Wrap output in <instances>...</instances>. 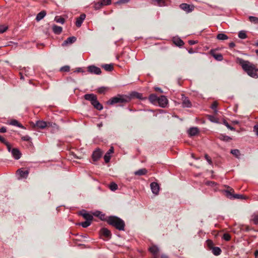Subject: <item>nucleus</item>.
Here are the masks:
<instances>
[{
	"label": "nucleus",
	"instance_id": "nucleus-1",
	"mask_svg": "<svg viewBox=\"0 0 258 258\" xmlns=\"http://www.w3.org/2000/svg\"><path fill=\"white\" fill-rule=\"evenodd\" d=\"M239 63L242 69L249 76L255 79L258 78V69L255 65L249 61L243 59H241Z\"/></svg>",
	"mask_w": 258,
	"mask_h": 258
},
{
	"label": "nucleus",
	"instance_id": "nucleus-2",
	"mask_svg": "<svg viewBox=\"0 0 258 258\" xmlns=\"http://www.w3.org/2000/svg\"><path fill=\"white\" fill-rule=\"evenodd\" d=\"M106 221L110 225L114 227L118 230L123 231L124 230L125 223L124 221L117 217L109 216L106 219Z\"/></svg>",
	"mask_w": 258,
	"mask_h": 258
},
{
	"label": "nucleus",
	"instance_id": "nucleus-3",
	"mask_svg": "<svg viewBox=\"0 0 258 258\" xmlns=\"http://www.w3.org/2000/svg\"><path fill=\"white\" fill-rule=\"evenodd\" d=\"M130 100L131 98L126 95H118L110 99L107 103L109 105H113L116 103H125L128 102Z\"/></svg>",
	"mask_w": 258,
	"mask_h": 258
},
{
	"label": "nucleus",
	"instance_id": "nucleus-4",
	"mask_svg": "<svg viewBox=\"0 0 258 258\" xmlns=\"http://www.w3.org/2000/svg\"><path fill=\"white\" fill-rule=\"evenodd\" d=\"M85 99L90 101L91 104L98 110L103 109V106L97 100V96L94 94H87L84 95Z\"/></svg>",
	"mask_w": 258,
	"mask_h": 258
},
{
	"label": "nucleus",
	"instance_id": "nucleus-5",
	"mask_svg": "<svg viewBox=\"0 0 258 258\" xmlns=\"http://www.w3.org/2000/svg\"><path fill=\"white\" fill-rule=\"evenodd\" d=\"M180 8L186 12L187 13L191 12L195 8V6L192 5H190L186 3H182L179 6Z\"/></svg>",
	"mask_w": 258,
	"mask_h": 258
},
{
	"label": "nucleus",
	"instance_id": "nucleus-6",
	"mask_svg": "<svg viewBox=\"0 0 258 258\" xmlns=\"http://www.w3.org/2000/svg\"><path fill=\"white\" fill-rule=\"evenodd\" d=\"M168 101L165 96H161L159 97L157 103L158 105L163 108H165L167 106Z\"/></svg>",
	"mask_w": 258,
	"mask_h": 258
},
{
	"label": "nucleus",
	"instance_id": "nucleus-7",
	"mask_svg": "<svg viewBox=\"0 0 258 258\" xmlns=\"http://www.w3.org/2000/svg\"><path fill=\"white\" fill-rule=\"evenodd\" d=\"M88 71L90 73L94 74L96 75H100L101 73V69L94 65L89 66L87 68Z\"/></svg>",
	"mask_w": 258,
	"mask_h": 258
},
{
	"label": "nucleus",
	"instance_id": "nucleus-8",
	"mask_svg": "<svg viewBox=\"0 0 258 258\" xmlns=\"http://www.w3.org/2000/svg\"><path fill=\"white\" fill-rule=\"evenodd\" d=\"M150 187L153 194L155 195H158L159 194L160 186L157 182H152L150 184Z\"/></svg>",
	"mask_w": 258,
	"mask_h": 258
},
{
	"label": "nucleus",
	"instance_id": "nucleus-9",
	"mask_svg": "<svg viewBox=\"0 0 258 258\" xmlns=\"http://www.w3.org/2000/svg\"><path fill=\"white\" fill-rule=\"evenodd\" d=\"M17 173L20 175L21 178H27L29 173V170L20 168L17 171Z\"/></svg>",
	"mask_w": 258,
	"mask_h": 258
},
{
	"label": "nucleus",
	"instance_id": "nucleus-10",
	"mask_svg": "<svg viewBox=\"0 0 258 258\" xmlns=\"http://www.w3.org/2000/svg\"><path fill=\"white\" fill-rule=\"evenodd\" d=\"M181 99H182V107H187V108H189V107H191V102L190 101V100H189V99L185 97L184 96V95L182 94V97H181Z\"/></svg>",
	"mask_w": 258,
	"mask_h": 258
},
{
	"label": "nucleus",
	"instance_id": "nucleus-11",
	"mask_svg": "<svg viewBox=\"0 0 258 258\" xmlns=\"http://www.w3.org/2000/svg\"><path fill=\"white\" fill-rule=\"evenodd\" d=\"M100 234L105 237L106 239H109L111 237V233L109 230L106 228H102L100 231Z\"/></svg>",
	"mask_w": 258,
	"mask_h": 258
},
{
	"label": "nucleus",
	"instance_id": "nucleus-12",
	"mask_svg": "<svg viewBox=\"0 0 258 258\" xmlns=\"http://www.w3.org/2000/svg\"><path fill=\"white\" fill-rule=\"evenodd\" d=\"M79 215H81L86 221H92L93 220V216L87 213L85 210L80 211Z\"/></svg>",
	"mask_w": 258,
	"mask_h": 258
},
{
	"label": "nucleus",
	"instance_id": "nucleus-13",
	"mask_svg": "<svg viewBox=\"0 0 258 258\" xmlns=\"http://www.w3.org/2000/svg\"><path fill=\"white\" fill-rule=\"evenodd\" d=\"M102 154V153L100 149H98L95 150L93 152L92 156L93 160L94 161L98 160L101 158Z\"/></svg>",
	"mask_w": 258,
	"mask_h": 258
},
{
	"label": "nucleus",
	"instance_id": "nucleus-14",
	"mask_svg": "<svg viewBox=\"0 0 258 258\" xmlns=\"http://www.w3.org/2000/svg\"><path fill=\"white\" fill-rule=\"evenodd\" d=\"M199 129L197 127H192L187 131V133L189 137L195 136L199 133Z\"/></svg>",
	"mask_w": 258,
	"mask_h": 258
},
{
	"label": "nucleus",
	"instance_id": "nucleus-15",
	"mask_svg": "<svg viewBox=\"0 0 258 258\" xmlns=\"http://www.w3.org/2000/svg\"><path fill=\"white\" fill-rule=\"evenodd\" d=\"M49 123V122H47L43 120H38L36 121L35 126L39 128L43 129L48 125V124Z\"/></svg>",
	"mask_w": 258,
	"mask_h": 258
},
{
	"label": "nucleus",
	"instance_id": "nucleus-16",
	"mask_svg": "<svg viewBox=\"0 0 258 258\" xmlns=\"http://www.w3.org/2000/svg\"><path fill=\"white\" fill-rule=\"evenodd\" d=\"M210 54L217 60L221 61L223 59V55L221 53H216L215 50H211Z\"/></svg>",
	"mask_w": 258,
	"mask_h": 258
},
{
	"label": "nucleus",
	"instance_id": "nucleus-17",
	"mask_svg": "<svg viewBox=\"0 0 258 258\" xmlns=\"http://www.w3.org/2000/svg\"><path fill=\"white\" fill-rule=\"evenodd\" d=\"M11 153L13 157L16 160L19 159L21 157V153L18 149H13Z\"/></svg>",
	"mask_w": 258,
	"mask_h": 258
},
{
	"label": "nucleus",
	"instance_id": "nucleus-18",
	"mask_svg": "<svg viewBox=\"0 0 258 258\" xmlns=\"http://www.w3.org/2000/svg\"><path fill=\"white\" fill-rule=\"evenodd\" d=\"M86 18V15L85 14H81L79 17L77 18L76 22V25L77 27H81L82 23Z\"/></svg>",
	"mask_w": 258,
	"mask_h": 258
},
{
	"label": "nucleus",
	"instance_id": "nucleus-19",
	"mask_svg": "<svg viewBox=\"0 0 258 258\" xmlns=\"http://www.w3.org/2000/svg\"><path fill=\"white\" fill-rule=\"evenodd\" d=\"M113 151L114 149L112 147H111L104 155V159L106 163H108L109 162L111 158L110 154L113 152Z\"/></svg>",
	"mask_w": 258,
	"mask_h": 258
},
{
	"label": "nucleus",
	"instance_id": "nucleus-20",
	"mask_svg": "<svg viewBox=\"0 0 258 258\" xmlns=\"http://www.w3.org/2000/svg\"><path fill=\"white\" fill-rule=\"evenodd\" d=\"M167 0H153V3L159 7H164L167 5Z\"/></svg>",
	"mask_w": 258,
	"mask_h": 258
},
{
	"label": "nucleus",
	"instance_id": "nucleus-21",
	"mask_svg": "<svg viewBox=\"0 0 258 258\" xmlns=\"http://www.w3.org/2000/svg\"><path fill=\"white\" fill-rule=\"evenodd\" d=\"M234 189L230 187H228V189L225 190L226 196L230 199H233V196L234 195Z\"/></svg>",
	"mask_w": 258,
	"mask_h": 258
},
{
	"label": "nucleus",
	"instance_id": "nucleus-22",
	"mask_svg": "<svg viewBox=\"0 0 258 258\" xmlns=\"http://www.w3.org/2000/svg\"><path fill=\"white\" fill-rule=\"evenodd\" d=\"M76 40V38L74 36L70 37L68 38L62 43L63 46L67 45L68 44H71L74 43Z\"/></svg>",
	"mask_w": 258,
	"mask_h": 258
},
{
	"label": "nucleus",
	"instance_id": "nucleus-23",
	"mask_svg": "<svg viewBox=\"0 0 258 258\" xmlns=\"http://www.w3.org/2000/svg\"><path fill=\"white\" fill-rule=\"evenodd\" d=\"M159 97L156 94H152L149 96V100L152 104H156L157 103Z\"/></svg>",
	"mask_w": 258,
	"mask_h": 258
},
{
	"label": "nucleus",
	"instance_id": "nucleus-24",
	"mask_svg": "<svg viewBox=\"0 0 258 258\" xmlns=\"http://www.w3.org/2000/svg\"><path fill=\"white\" fill-rule=\"evenodd\" d=\"M250 221L254 225H258V213H253L251 216Z\"/></svg>",
	"mask_w": 258,
	"mask_h": 258
},
{
	"label": "nucleus",
	"instance_id": "nucleus-25",
	"mask_svg": "<svg viewBox=\"0 0 258 258\" xmlns=\"http://www.w3.org/2000/svg\"><path fill=\"white\" fill-rule=\"evenodd\" d=\"M46 15V12L45 11H42L39 12L36 16V20L39 21L42 20Z\"/></svg>",
	"mask_w": 258,
	"mask_h": 258
},
{
	"label": "nucleus",
	"instance_id": "nucleus-26",
	"mask_svg": "<svg viewBox=\"0 0 258 258\" xmlns=\"http://www.w3.org/2000/svg\"><path fill=\"white\" fill-rule=\"evenodd\" d=\"M52 30L55 34H59L61 33L62 29V27L60 26L53 25L52 26Z\"/></svg>",
	"mask_w": 258,
	"mask_h": 258
},
{
	"label": "nucleus",
	"instance_id": "nucleus-27",
	"mask_svg": "<svg viewBox=\"0 0 258 258\" xmlns=\"http://www.w3.org/2000/svg\"><path fill=\"white\" fill-rule=\"evenodd\" d=\"M218 138L221 141L227 142H229L232 140V138L231 137L224 134L220 135Z\"/></svg>",
	"mask_w": 258,
	"mask_h": 258
},
{
	"label": "nucleus",
	"instance_id": "nucleus-28",
	"mask_svg": "<svg viewBox=\"0 0 258 258\" xmlns=\"http://www.w3.org/2000/svg\"><path fill=\"white\" fill-rule=\"evenodd\" d=\"M147 173V170L146 168H142L134 172L135 175L141 176L145 175Z\"/></svg>",
	"mask_w": 258,
	"mask_h": 258
},
{
	"label": "nucleus",
	"instance_id": "nucleus-29",
	"mask_svg": "<svg viewBox=\"0 0 258 258\" xmlns=\"http://www.w3.org/2000/svg\"><path fill=\"white\" fill-rule=\"evenodd\" d=\"M173 42L178 46H181L184 44L183 41L179 38H174Z\"/></svg>",
	"mask_w": 258,
	"mask_h": 258
},
{
	"label": "nucleus",
	"instance_id": "nucleus-30",
	"mask_svg": "<svg viewBox=\"0 0 258 258\" xmlns=\"http://www.w3.org/2000/svg\"><path fill=\"white\" fill-rule=\"evenodd\" d=\"M149 250L154 255H156L159 251V248L157 246L153 245L149 248Z\"/></svg>",
	"mask_w": 258,
	"mask_h": 258
},
{
	"label": "nucleus",
	"instance_id": "nucleus-31",
	"mask_svg": "<svg viewBox=\"0 0 258 258\" xmlns=\"http://www.w3.org/2000/svg\"><path fill=\"white\" fill-rule=\"evenodd\" d=\"M104 70L108 72H111L113 70V66L112 64H105L102 66Z\"/></svg>",
	"mask_w": 258,
	"mask_h": 258
},
{
	"label": "nucleus",
	"instance_id": "nucleus-32",
	"mask_svg": "<svg viewBox=\"0 0 258 258\" xmlns=\"http://www.w3.org/2000/svg\"><path fill=\"white\" fill-rule=\"evenodd\" d=\"M211 250L215 255H219L221 253V250L219 247H214Z\"/></svg>",
	"mask_w": 258,
	"mask_h": 258
},
{
	"label": "nucleus",
	"instance_id": "nucleus-33",
	"mask_svg": "<svg viewBox=\"0 0 258 258\" xmlns=\"http://www.w3.org/2000/svg\"><path fill=\"white\" fill-rule=\"evenodd\" d=\"M217 38L220 40H225L228 39L227 35L224 33H219L217 35Z\"/></svg>",
	"mask_w": 258,
	"mask_h": 258
},
{
	"label": "nucleus",
	"instance_id": "nucleus-34",
	"mask_svg": "<svg viewBox=\"0 0 258 258\" xmlns=\"http://www.w3.org/2000/svg\"><path fill=\"white\" fill-rule=\"evenodd\" d=\"M10 124L13 125L17 126L22 128H24V126L20 123L17 120L13 119L11 121Z\"/></svg>",
	"mask_w": 258,
	"mask_h": 258
},
{
	"label": "nucleus",
	"instance_id": "nucleus-35",
	"mask_svg": "<svg viewBox=\"0 0 258 258\" xmlns=\"http://www.w3.org/2000/svg\"><path fill=\"white\" fill-rule=\"evenodd\" d=\"M93 215L95 216L99 217L101 220H102L103 219V218L104 217V216H105L104 214H102V213L101 212L99 211H97L93 213Z\"/></svg>",
	"mask_w": 258,
	"mask_h": 258
},
{
	"label": "nucleus",
	"instance_id": "nucleus-36",
	"mask_svg": "<svg viewBox=\"0 0 258 258\" xmlns=\"http://www.w3.org/2000/svg\"><path fill=\"white\" fill-rule=\"evenodd\" d=\"M230 152L237 158H239L240 155V151L238 149L231 150Z\"/></svg>",
	"mask_w": 258,
	"mask_h": 258
},
{
	"label": "nucleus",
	"instance_id": "nucleus-37",
	"mask_svg": "<svg viewBox=\"0 0 258 258\" xmlns=\"http://www.w3.org/2000/svg\"><path fill=\"white\" fill-rule=\"evenodd\" d=\"M109 187L110 188V189L112 191H115L116 190L117 188H118V186L117 185L114 183V182H111L109 185Z\"/></svg>",
	"mask_w": 258,
	"mask_h": 258
},
{
	"label": "nucleus",
	"instance_id": "nucleus-38",
	"mask_svg": "<svg viewBox=\"0 0 258 258\" xmlns=\"http://www.w3.org/2000/svg\"><path fill=\"white\" fill-rule=\"evenodd\" d=\"M103 6V5H102V3L100 1V2L95 3L94 5V8L95 10H99Z\"/></svg>",
	"mask_w": 258,
	"mask_h": 258
},
{
	"label": "nucleus",
	"instance_id": "nucleus-39",
	"mask_svg": "<svg viewBox=\"0 0 258 258\" xmlns=\"http://www.w3.org/2000/svg\"><path fill=\"white\" fill-rule=\"evenodd\" d=\"M91 221L86 220V221L80 223L79 225L84 228H87L91 225Z\"/></svg>",
	"mask_w": 258,
	"mask_h": 258
},
{
	"label": "nucleus",
	"instance_id": "nucleus-40",
	"mask_svg": "<svg viewBox=\"0 0 258 258\" xmlns=\"http://www.w3.org/2000/svg\"><path fill=\"white\" fill-rule=\"evenodd\" d=\"M248 19H249V21H250L251 23H253L254 24L258 23V18L257 17H255L254 16H249Z\"/></svg>",
	"mask_w": 258,
	"mask_h": 258
},
{
	"label": "nucleus",
	"instance_id": "nucleus-41",
	"mask_svg": "<svg viewBox=\"0 0 258 258\" xmlns=\"http://www.w3.org/2000/svg\"><path fill=\"white\" fill-rule=\"evenodd\" d=\"M206 244L210 249H212L214 247L213 242L211 240L208 239L206 241Z\"/></svg>",
	"mask_w": 258,
	"mask_h": 258
},
{
	"label": "nucleus",
	"instance_id": "nucleus-42",
	"mask_svg": "<svg viewBox=\"0 0 258 258\" xmlns=\"http://www.w3.org/2000/svg\"><path fill=\"white\" fill-rule=\"evenodd\" d=\"M238 37L241 39H245L247 37V35L244 31H240L238 33Z\"/></svg>",
	"mask_w": 258,
	"mask_h": 258
},
{
	"label": "nucleus",
	"instance_id": "nucleus-43",
	"mask_svg": "<svg viewBox=\"0 0 258 258\" xmlns=\"http://www.w3.org/2000/svg\"><path fill=\"white\" fill-rule=\"evenodd\" d=\"M233 199H246L247 198L245 197L244 196L242 195H239V194H234L233 196Z\"/></svg>",
	"mask_w": 258,
	"mask_h": 258
},
{
	"label": "nucleus",
	"instance_id": "nucleus-44",
	"mask_svg": "<svg viewBox=\"0 0 258 258\" xmlns=\"http://www.w3.org/2000/svg\"><path fill=\"white\" fill-rule=\"evenodd\" d=\"M218 102L217 101H214L213 102L211 106V108L214 110V112L215 113H217V107L218 106Z\"/></svg>",
	"mask_w": 258,
	"mask_h": 258
},
{
	"label": "nucleus",
	"instance_id": "nucleus-45",
	"mask_svg": "<svg viewBox=\"0 0 258 258\" xmlns=\"http://www.w3.org/2000/svg\"><path fill=\"white\" fill-rule=\"evenodd\" d=\"M107 90V88L105 87H101L98 89L97 92L100 94H103Z\"/></svg>",
	"mask_w": 258,
	"mask_h": 258
},
{
	"label": "nucleus",
	"instance_id": "nucleus-46",
	"mask_svg": "<svg viewBox=\"0 0 258 258\" xmlns=\"http://www.w3.org/2000/svg\"><path fill=\"white\" fill-rule=\"evenodd\" d=\"M132 96L138 99H142V94L138 92H133Z\"/></svg>",
	"mask_w": 258,
	"mask_h": 258
},
{
	"label": "nucleus",
	"instance_id": "nucleus-47",
	"mask_svg": "<svg viewBox=\"0 0 258 258\" xmlns=\"http://www.w3.org/2000/svg\"><path fill=\"white\" fill-rule=\"evenodd\" d=\"M55 21L56 22L59 23H61V24H63L64 23V18H61V17H56L55 18Z\"/></svg>",
	"mask_w": 258,
	"mask_h": 258
},
{
	"label": "nucleus",
	"instance_id": "nucleus-48",
	"mask_svg": "<svg viewBox=\"0 0 258 258\" xmlns=\"http://www.w3.org/2000/svg\"><path fill=\"white\" fill-rule=\"evenodd\" d=\"M223 238L226 241H229L231 239V236L229 234L226 233L223 234Z\"/></svg>",
	"mask_w": 258,
	"mask_h": 258
},
{
	"label": "nucleus",
	"instance_id": "nucleus-49",
	"mask_svg": "<svg viewBox=\"0 0 258 258\" xmlns=\"http://www.w3.org/2000/svg\"><path fill=\"white\" fill-rule=\"evenodd\" d=\"M8 27L5 25H0V33H3L7 31Z\"/></svg>",
	"mask_w": 258,
	"mask_h": 258
},
{
	"label": "nucleus",
	"instance_id": "nucleus-50",
	"mask_svg": "<svg viewBox=\"0 0 258 258\" xmlns=\"http://www.w3.org/2000/svg\"><path fill=\"white\" fill-rule=\"evenodd\" d=\"M223 124L228 128H229V130H231V131H235V128H234L233 127H232L231 126H230L229 125V124L226 121V120H224L223 121Z\"/></svg>",
	"mask_w": 258,
	"mask_h": 258
},
{
	"label": "nucleus",
	"instance_id": "nucleus-51",
	"mask_svg": "<svg viewBox=\"0 0 258 258\" xmlns=\"http://www.w3.org/2000/svg\"><path fill=\"white\" fill-rule=\"evenodd\" d=\"M70 68L69 66H64V67H62L61 69H60V71H62V72H68L70 71Z\"/></svg>",
	"mask_w": 258,
	"mask_h": 258
},
{
	"label": "nucleus",
	"instance_id": "nucleus-52",
	"mask_svg": "<svg viewBox=\"0 0 258 258\" xmlns=\"http://www.w3.org/2000/svg\"><path fill=\"white\" fill-rule=\"evenodd\" d=\"M101 2L102 3L103 6H107V5H109L111 4V0H102L101 1Z\"/></svg>",
	"mask_w": 258,
	"mask_h": 258
},
{
	"label": "nucleus",
	"instance_id": "nucleus-53",
	"mask_svg": "<svg viewBox=\"0 0 258 258\" xmlns=\"http://www.w3.org/2000/svg\"><path fill=\"white\" fill-rule=\"evenodd\" d=\"M21 139L25 141H30L31 139V138L27 135L22 137Z\"/></svg>",
	"mask_w": 258,
	"mask_h": 258
},
{
	"label": "nucleus",
	"instance_id": "nucleus-54",
	"mask_svg": "<svg viewBox=\"0 0 258 258\" xmlns=\"http://www.w3.org/2000/svg\"><path fill=\"white\" fill-rule=\"evenodd\" d=\"M205 158L206 159V160L208 161V162L209 163V164L211 165L212 164V161L211 159L207 154H205Z\"/></svg>",
	"mask_w": 258,
	"mask_h": 258
},
{
	"label": "nucleus",
	"instance_id": "nucleus-55",
	"mask_svg": "<svg viewBox=\"0 0 258 258\" xmlns=\"http://www.w3.org/2000/svg\"><path fill=\"white\" fill-rule=\"evenodd\" d=\"M209 119L212 122H217V119L212 115L209 116Z\"/></svg>",
	"mask_w": 258,
	"mask_h": 258
},
{
	"label": "nucleus",
	"instance_id": "nucleus-56",
	"mask_svg": "<svg viewBox=\"0 0 258 258\" xmlns=\"http://www.w3.org/2000/svg\"><path fill=\"white\" fill-rule=\"evenodd\" d=\"M253 130L255 132L256 134L258 136V124L255 125L253 126Z\"/></svg>",
	"mask_w": 258,
	"mask_h": 258
},
{
	"label": "nucleus",
	"instance_id": "nucleus-57",
	"mask_svg": "<svg viewBox=\"0 0 258 258\" xmlns=\"http://www.w3.org/2000/svg\"><path fill=\"white\" fill-rule=\"evenodd\" d=\"M0 142L5 144L8 142L2 136L0 135Z\"/></svg>",
	"mask_w": 258,
	"mask_h": 258
},
{
	"label": "nucleus",
	"instance_id": "nucleus-58",
	"mask_svg": "<svg viewBox=\"0 0 258 258\" xmlns=\"http://www.w3.org/2000/svg\"><path fill=\"white\" fill-rule=\"evenodd\" d=\"M7 132V128L6 127H2L0 128V133H4Z\"/></svg>",
	"mask_w": 258,
	"mask_h": 258
},
{
	"label": "nucleus",
	"instance_id": "nucleus-59",
	"mask_svg": "<svg viewBox=\"0 0 258 258\" xmlns=\"http://www.w3.org/2000/svg\"><path fill=\"white\" fill-rule=\"evenodd\" d=\"M5 145H6V146L7 147V149H8V150L9 152H10L11 151V145L9 144V143L8 142Z\"/></svg>",
	"mask_w": 258,
	"mask_h": 258
},
{
	"label": "nucleus",
	"instance_id": "nucleus-60",
	"mask_svg": "<svg viewBox=\"0 0 258 258\" xmlns=\"http://www.w3.org/2000/svg\"><path fill=\"white\" fill-rule=\"evenodd\" d=\"M130 0H119L118 2H117V4H123L125 3H127L129 2Z\"/></svg>",
	"mask_w": 258,
	"mask_h": 258
},
{
	"label": "nucleus",
	"instance_id": "nucleus-61",
	"mask_svg": "<svg viewBox=\"0 0 258 258\" xmlns=\"http://www.w3.org/2000/svg\"><path fill=\"white\" fill-rule=\"evenodd\" d=\"M235 46V44L234 42H232L229 44V46L230 48H233Z\"/></svg>",
	"mask_w": 258,
	"mask_h": 258
},
{
	"label": "nucleus",
	"instance_id": "nucleus-62",
	"mask_svg": "<svg viewBox=\"0 0 258 258\" xmlns=\"http://www.w3.org/2000/svg\"><path fill=\"white\" fill-rule=\"evenodd\" d=\"M155 91H158V92H160V93H162V92H163V91H162V90H161V88H159V87H156V88H155Z\"/></svg>",
	"mask_w": 258,
	"mask_h": 258
},
{
	"label": "nucleus",
	"instance_id": "nucleus-63",
	"mask_svg": "<svg viewBox=\"0 0 258 258\" xmlns=\"http://www.w3.org/2000/svg\"><path fill=\"white\" fill-rule=\"evenodd\" d=\"M207 184L209 185H213L214 184H215V182L213 181H208L207 182Z\"/></svg>",
	"mask_w": 258,
	"mask_h": 258
},
{
	"label": "nucleus",
	"instance_id": "nucleus-64",
	"mask_svg": "<svg viewBox=\"0 0 258 258\" xmlns=\"http://www.w3.org/2000/svg\"><path fill=\"white\" fill-rule=\"evenodd\" d=\"M188 43L190 45H193V44H195L196 43V41H194V40H189L188 41Z\"/></svg>",
	"mask_w": 258,
	"mask_h": 258
}]
</instances>
